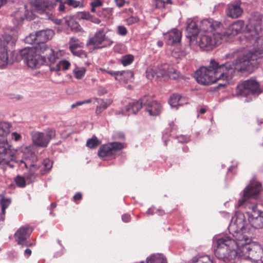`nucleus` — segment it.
<instances>
[{
	"instance_id": "b1692460",
	"label": "nucleus",
	"mask_w": 263,
	"mask_h": 263,
	"mask_svg": "<svg viewBox=\"0 0 263 263\" xmlns=\"http://www.w3.org/2000/svg\"><path fill=\"white\" fill-rule=\"evenodd\" d=\"M107 73L113 76L117 81H121L123 79L122 77H126V80H128L132 79L134 73L132 71H112L107 70Z\"/></svg>"
},
{
	"instance_id": "8fccbe9b",
	"label": "nucleus",
	"mask_w": 263,
	"mask_h": 263,
	"mask_svg": "<svg viewBox=\"0 0 263 263\" xmlns=\"http://www.w3.org/2000/svg\"><path fill=\"white\" fill-rule=\"evenodd\" d=\"M91 6H93V7H99L102 5V3L99 0H96L93 2H91Z\"/></svg>"
},
{
	"instance_id": "4be33fe9",
	"label": "nucleus",
	"mask_w": 263,
	"mask_h": 263,
	"mask_svg": "<svg viewBox=\"0 0 263 263\" xmlns=\"http://www.w3.org/2000/svg\"><path fill=\"white\" fill-rule=\"evenodd\" d=\"M31 233V230L29 227L20 228L15 233L14 238L17 243L24 246H29L27 241V238Z\"/></svg>"
},
{
	"instance_id": "774afa93",
	"label": "nucleus",
	"mask_w": 263,
	"mask_h": 263,
	"mask_svg": "<svg viewBox=\"0 0 263 263\" xmlns=\"http://www.w3.org/2000/svg\"><path fill=\"white\" fill-rule=\"evenodd\" d=\"M245 101L246 102H248V101H249V100H248V98H247V99H245Z\"/></svg>"
},
{
	"instance_id": "c03bdc74",
	"label": "nucleus",
	"mask_w": 263,
	"mask_h": 263,
	"mask_svg": "<svg viewBox=\"0 0 263 263\" xmlns=\"http://www.w3.org/2000/svg\"><path fill=\"white\" fill-rule=\"evenodd\" d=\"M91 102V99H87V100L82 101H78L76 103L72 104L71 106V108H74L77 106L82 105L84 104L89 103Z\"/></svg>"
},
{
	"instance_id": "f8f14e48",
	"label": "nucleus",
	"mask_w": 263,
	"mask_h": 263,
	"mask_svg": "<svg viewBox=\"0 0 263 263\" xmlns=\"http://www.w3.org/2000/svg\"><path fill=\"white\" fill-rule=\"evenodd\" d=\"M31 135L33 144L38 146L45 147L50 140L55 137V132L52 129H48L44 132L34 131L31 133Z\"/></svg>"
},
{
	"instance_id": "4c0bfd02",
	"label": "nucleus",
	"mask_w": 263,
	"mask_h": 263,
	"mask_svg": "<svg viewBox=\"0 0 263 263\" xmlns=\"http://www.w3.org/2000/svg\"><path fill=\"white\" fill-rule=\"evenodd\" d=\"M134 60V57L132 54H127L123 56L121 59V63L124 66L130 64Z\"/></svg>"
},
{
	"instance_id": "423d86ee",
	"label": "nucleus",
	"mask_w": 263,
	"mask_h": 263,
	"mask_svg": "<svg viewBox=\"0 0 263 263\" xmlns=\"http://www.w3.org/2000/svg\"><path fill=\"white\" fill-rule=\"evenodd\" d=\"M23 159L15 161L20 166L23 165L26 168L29 167L28 172L26 175V178L28 183L33 182L36 177L41 174H44L50 170L52 166V162L48 159L44 160L41 165L36 163L37 157L32 151V146H26L22 149Z\"/></svg>"
},
{
	"instance_id": "bf43d9fd",
	"label": "nucleus",
	"mask_w": 263,
	"mask_h": 263,
	"mask_svg": "<svg viewBox=\"0 0 263 263\" xmlns=\"http://www.w3.org/2000/svg\"><path fill=\"white\" fill-rule=\"evenodd\" d=\"M91 21L96 24H99L101 22L100 20L98 18H95L93 20H92Z\"/></svg>"
},
{
	"instance_id": "e2e57ef3",
	"label": "nucleus",
	"mask_w": 263,
	"mask_h": 263,
	"mask_svg": "<svg viewBox=\"0 0 263 263\" xmlns=\"http://www.w3.org/2000/svg\"><path fill=\"white\" fill-rule=\"evenodd\" d=\"M206 112V109L204 108H201L200 109V112L202 114H204Z\"/></svg>"
},
{
	"instance_id": "09e8293b",
	"label": "nucleus",
	"mask_w": 263,
	"mask_h": 263,
	"mask_svg": "<svg viewBox=\"0 0 263 263\" xmlns=\"http://www.w3.org/2000/svg\"><path fill=\"white\" fill-rule=\"evenodd\" d=\"M130 219H131L130 216V215H129L128 214H125L123 215L122 216V219L123 221L124 222H128L130 221Z\"/></svg>"
},
{
	"instance_id": "864d4df0",
	"label": "nucleus",
	"mask_w": 263,
	"mask_h": 263,
	"mask_svg": "<svg viewBox=\"0 0 263 263\" xmlns=\"http://www.w3.org/2000/svg\"><path fill=\"white\" fill-rule=\"evenodd\" d=\"M82 198V195L81 193H77L73 197V199L74 200H80Z\"/></svg>"
},
{
	"instance_id": "79ce46f5",
	"label": "nucleus",
	"mask_w": 263,
	"mask_h": 263,
	"mask_svg": "<svg viewBox=\"0 0 263 263\" xmlns=\"http://www.w3.org/2000/svg\"><path fill=\"white\" fill-rule=\"evenodd\" d=\"M64 3L73 8L81 7L82 6V4L80 1L76 0H65Z\"/></svg>"
},
{
	"instance_id": "7c9ffc66",
	"label": "nucleus",
	"mask_w": 263,
	"mask_h": 263,
	"mask_svg": "<svg viewBox=\"0 0 263 263\" xmlns=\"http://www.w3.org/2000/svg\"><path fill=\"white\" fill-rule=\"evenodd\" d=\"M13 17V22L16 26H18L21 24L25 18H28L27 15L24 14V12L20 10L14 13Z\"/></svg>"
},
{
	"instance_id": "f704fd0d",
	"label": "nucleus",
	"mask_w": 263,
	"mask_h": 263,
	"mask_svg": "<svg viewBox=\"0 0 263 263\" xmlns=\"http://www.w3.org/2000/svg\"><path fill=\"white\" fill-rule=\"evenodd\" d=\"M191 263H213V261L209 256H203L194 258Z\"/></svg>"
},
{
	"instance_id": "dca6fc26",
	"label": "nucleus",
	"mask_w": 263,
	"mask_h": 263,
	"mask_svg": "<svg viewBox=\"0 0 263 263\" xmlns=\"http://www.w3.org/2000/svg\"><path fill=\"white\" fill-rule=\"evenodd\" d=\"M186 27V37L190 39L191 44H194L197 42V35L200 30L199 21L197 18L188 19Z\"/></svg>"
},
{
	"instance_id": "69168bd1",
	"label": "nucleus",
	"mask_w": 263,
	"mask_h": 263,
	"mask_svg": "<svg viewBox=\"0 0 263 263\" xmlns=\"http://www.w3.org/2000/svg\"><path fill=\"white\" fill-rule=\"evenodd\" d=\"M60 22H61V21L60 20H58L56 21V23L57 24H59Z\"/></svg>"
},
{
	"instance_id": "5fc2aeb1",
	"label": "nucleus",
	"mask_w": 263,
	"mask_h": 263,
	"mask_svg": "<svg viewBox=\"0 0 263 263\" xmlns=\"http://www.w3.org/2000/svg\"><path fill=\"white\" fill-rule=\"evenodd\" d=\"M56 207V204L54 202L52 203L51 204H50V210H51V211L50 212V215H54V214L52 212V210Z\"/></svg>"
},
{
	"instance_id": "aec40b11",
	"label": "nucleus",
	"mask_w": 263,
	"mask_h": 263,
	"mask_svg": "<svg viewBox=\"0 0 263 263\" xmlns=\"http://www.w3.org/2000/svg\"><path fill=\"white\" fill-rule=\"evenodd\" d=\"M169 67L168 64H164L157 67L149 68L146 70V77L148 79L166 77Z\"/></svg>"
},
{
	"instance_id": "a19ab883",
	"label": "nucleus",
	"mask_w": 263,
	"mask_h": 263,
	"mask_svg": "<svg viewBox=\"0 0 263 263\" xmlns=\"http://www.w3.org/2000/svg\"><path fill=\"white\" fill-rule=\"evenodd\" d=\"M15 182L16 184L20 187H24L26 185V180L25 178L21 176H17L16 177Z\"/></svg>"
},
{
	"instance_id": "9d476101",
	"label": "nucleus",
	"mask_w": 263,
	"mask_h": 263,
	"mask_svg": "<svg viewBox=\"0 0 263 263\" xmlns=\"http://www.w3.org/2000/svg\"><path fill=\"white\" fill-rule=\"evenodd\" d=\"M16 37L15 36L7 34L0 39V68H5L8 64L7 50L10 47H13Z\"/></svg>"
},
{
	"instance_id": "c85d7f7f",
	"label": "nucleus",
	"mask_w": 263,
	"mask_h": 263,
	"mask_svg": "<svg viewBox=\"0 0 263 263\" xmlns=\"http://www.w3.org/2000/svg\"><path fill=\"white\" fill-rule=\"evenodd\" d=\"M146 263H167V259L162 254H153L147 257Z\"/></svg>"
},
{
	"instance_id": "603ef678",
	"label": "nucleus",
	"mask_w": 263,
	"mask_h": 263,
	"mask_svg": "<svg viewBox=\"0 0 263 263\" xmlns=\"http://www.w3.org/2000/svg\"><path fill=\"white\" fill-rule=\"evenodd\" d=\"M106 93H107L106 89L103 87L100 88L98 90V94L100 96L103 95Z\"/></svg>"
},
{
	"instance_id": "7ed1b4c3",
	"label": "nucleus",
	"mask_w": 263,
	"mask_h": 263,
	"mask_svg": "<svg viewBox=\"0 0 263 263\" xmlns=\"http://www.w3.org/2000/svg\"><path fill=\"white\" fill-rule=\"evenodd\" d=\"M38 47L25 48L20 51V55L27 66L31 69L39 68L44 64L46 59L49 63L51 71H59L62 69L66 70L69 68L70 63L67 60H59L62 55V51L56 53L46 44L40 46L39 53Z\"/></svg>"
},
{
	"instance_id": "9b49d317",
	"label": "nucleus",
	"mask_w": 263,
	"mask_h": 263,
	"mask_svg": "<svg viewBox=\"0 0 263 263\" xmlns=\"http://www.w3.org/2000/svg\"><path fill=\"white\" fill-rule=\"evenodd\" d=\"M236 92L238 96L247 97L251 95L255 97L261 91L258 82L255 79H250L238 85Z\"/></svg>"
},
{
	"instance_id": "f3484780",
	"label": "nucleus",
	"mask_w": 263,
	"mask_h": 263,
	"mask_svg": "<svg viewBox=\"0 0 263 263\" xmlns=\"http://www.w3.org/2000/svg\"><path fill=\"white\" fill-rule=\"evenodd\" d=\"M245 26V22L242 20H238L231 24L226 30L222 31L221 33L224 41H227L231 35L234 36L240 33Z\"/></svg>"
},
{
	"instance_id": "cd10ccee",
	"label": "nucleus",
	"mask_w": 263,
	"mask_h": 263,
	"mask_svg": "<svg viewBox=\"0 0 263 263\" xmlns=\"http://www.w3.org/2000/svg\"><path fill=\"white\" fill-rule=\"evenodd\" d=\"M96 100L98 103V105L97 106L96 110V113L98 115L100 114L112 102V100L110 99H107L104 100L103 99L96 98Z\"/></svg>"
},
{
	"instance_id": "393cba45",
	"label": "nucleus",
	"mask_w": 263,
	"mask_h": 263,
	"mask_svg": "<svg viewBox=\"0 0 263 263\" xmlns=\"http://www.w3.org/2000/svg\"><path fill=\"white\" fill-rule=\"evenodd\" d=\"M167 37V44L168 45L177 44L180 42L181 33L179 30L173 29L168 33Z\"/></svg>"
},
{
	"instance_id": "3c124183",
	"label": "nucleus",
	"mask_w": 263,
	"mask_h": 263,
	"mask_svg": "<svg viewBox=\"0 0 263 263\" xmlns=\"http://www.w3.org/2000/svg\"><path fill=\"white\" fill-rule=\"evenodd\" d=\"M117 6L119 7H122L125 4V0H115Z\"/></svg>"
},
{
	"instance_id": "f257e3e1",
	"label": "nucleus",
	"mask_w": 263,
	"mask_h": 263,
	"mask_svg": "<svg viewBox=\"0 0 263 263\" xmlns=\"http://www.w3.org/2000/svg\"><path fill=\"white\" fill-rule=\"evenodd\" d=\"M245 215L237 212L229 226V234L215 236V255L224 263H236L239 259L263 263V249L252 242L253 232L245 228Z\"/></svg>"
},
{
	"instance_id": "c9c22d12",
	"label": "nucleus",
	"mask_w": 263,
	"mask_h": 263,
	"mask_svg": "<svg viewBox=\"0 0 263 263\" xmlns=\"http://www.w3.org/2000/svg\"><path fill=\"white\" fill-rule=\"evenodd\" d=\"M166 4H171V0H154L153 5L156 8L161 9Z\"/></svg>"
},
{
	"instance_id": "2eb2a0df",
	"label": "nucleus",
	"mask_w": 263,
	"mask_h": 263,
	"mask_svg": "<svg viewBox=\"0 0 263 263\" xmlns=\"http://www.w3.org/2000/svg\"><path fill=\"white\" fill-rule=\"evenodd\" d=\"M112 41L106 36L105 32L103 29H101L96 31L94 35L89 39L88 45H93L98 46L102 45L101 47L109 46L112 44Z\"/></svg>"
},
{
	"instance_id": "a211bd4d",
	"label": "nucleus",
	"mask_w": 263,
	"mask_h": 263,
	"mask_svg": "<svg viewBox=\"0 0 263 263\" xmlns=\"http://www.w3.org/2000/svg\"><path fill=\"white\" fill-rule=\"evenodd\" d=\"M200 30L204 32H213L216 33V31H221L222 27L221 24L212 19H206L199 21Z\"/></svg>"
},
{
	"instance_id": "a878e982",
	"label": "nucleus",
	"mask_w": 263,
	"mask_h": 263,
	"mask_svg": "<svg viewBox=\"0 0 263 263\" xmlns=\"http://www.w3.org/2000/svg\"><path fill=\"white\" fill-rule=\"evenodd\" d=\"M36 34L38 38V43L40 44L52 39L54 35V31L51 29H46L36 32Z\"/></svg>"
},
{
	"instance_id": "338daca9",
	"label": "nucleus",
	"mask_w": 263,
	"mask_h": 263,
	"mask_svg": "<svg viewBox=\"0 0 263 263\" xmlns=\"http://www.w3.org/2000/svg\"><path fill=\"white\" fill-rule=\"evenodd\" d=\"M132 19H134V22H136L137 21V18H132Z\"/></svg>"
},
{
	"instance_id": "bb28decb",
	"label": "nucleus",
	"mask_w": 263,
	"mask_h": 263,
	"mask_svg": "<svg viewBox=\"0 0 263 263\" xmlns=\"http://www.w3.org/2000/svg\"><path fill=\"white\" fill-rule=\"evenodd\" d=\"M186 103L185 99L179 94H173L169 100V103L172 108H177Z\"/></svg>"
},
{
	"instance_id": "13d9d810",
	"label": "nucleus",
	"mask_w": 263,
	"mask_h": 263,
	"mask_svg": "<svg viewBox=\"0 0 263 263\" xmlns=\"http://www.w3.org/2000/svg\"><path fill=\"white\" fill-rule=\"evenodd\" d=\"M167 137V135L165 133L163 134L162 138L164 140V143L165 145H166V138Z\"/></svg>"
},
{
	"instance_id": "0eeeda50",
	"label": "nucleus",
	"mask_w": 263,
	"mask_h": 263,
	"mask_svg": "<svg viewBox=\"0 0 263 263\" xmlns=\"http://www.w3.org/2000/svg\"><path fill=\"white\" fill-rule=\"evenodd\" d=\"M224 41L220 31H216V33L208 32L201 34L199 40L195 41L194 44L198 43L201 49L204 50H212L217 45Z\"/></svg>"
},
{
	"instance_id": "f03ea898",
	"label": "nucleus",
	"mask_w": 263,
	"mask_h": 263,
	"mask_svg": "<svg viewBox=\"0 0 263 263\" xmlns=\"http://www.w3.org/2000/svg\"><path fill=\"white\" fill-rule=\"evenodd\" d=\"M235 63L227 62L219 65L214 60H211L208 67H201L196 72L197 82L204 85H208L216 83L218 80H223L224 83L219 84V86L226 85L232 79L235 70L251 71L256 67V55H252V60L245 59L237 54Z\"/></svg>"
},
{
	"instance_id": "49530a36",
	"label": "nucleus",
	"mask_w": 263,
	"mask_h": 263,
	"mask_svg": "<svg viewBox=\"0 0 263 263\" xmlns=\"http://www.w3.org/2000/svg\"><path fill=\"white\" fill-rule=\"evenodd\" d=\"M177 139L178 141L181 143L187 142L189 141V138L183 135H181L178 137Z\"/></svg>"
},
{
	"instance_id": "4468645a",
	"label": "nucleus",
	"mask_w": 263,
	"mask_h": 263,
	"mask_svg": "<svg viewBox=\"0 0 263 263\" xmlns=\"http://www.w3.org/2000/svg\"><path fill=\"white\" fill-rule=\"evenodd\" d=\"M142 103L145 111L151 116H157L160 115L162 110V105L158 101L154 100L150 96H145L142 97Z\"/></svg>"
},
{
	"instance_id": "37998d69",
	"label": "nucleus",
	"mask_w": 263,
	"mask_h": 263,
	"mask_svg": "<svg viewBox=\"0 0 263 263\" xmlns=\"http://www.w3.org/2000/svg\"><path fill=\"white\" fill-rule=\"evenodd\" d=\"M155 213H157L159 215H163L164 213L163 211H161L160 210H155L154 209V208H151L148 209V210L147 211V212L146 213V214L148 216V215H153Z\"/></svg>"
},
{
	"instance_id": "c756f323",
	"label": "nucleus",
	"mask_w": 263,
	"mask_h": 263,
	"mask_svg": "<svg viewBox=\"0 0 263 263\" xmlns=\"http://www.w3.org/2000/svg\"><path fill=\"white\" fill-rule=\"evenodd\" d=\"M11 125L6 122H0V138L7 139V137L9 134Z\"/></svg>"
},
{
	"instance_id": "ea45409f",
	"label": "nucleus",
	"mask_w": 263,
	"mask_h": 263,
	"mask_svg": "<svg viewBox=\"0 0 263 263\" xmlns=\"http://www.w3.org/2000/svg\"><path fill=\"white\" fill-rule=\"evenodd\" d=\"M99 144V142L96 137L88 140L86 143V145L90 148H95Z\"/></svg>"
},
{
	"instance_id": "de8ad7c7",
	"label": "nucleus",
	"mask_w": 263,
	"mask_h": 263,
	"mask_svg": "<svg viewBox=\"0 0 263 263\" xmlns=\"http://www.w3.org/2000/svg\"><path fill=\"white\" fill-rule=\"evenodd\" d=\"M11 135L12 138L15 141H20L22 138L21 135L16 132L12 133Z\"/></svg>"
},
{
	"instance_id": "a18cd8bd",
	"label": "nucleus",
	"mask_w": 263,
	"mask_h": 263,
	"mask_svg": "<svg viewBox=\"0 0 263 263\" xmlns=\"http://www.w3.org/2000/svg\"><path fill=\"white\" fill-rule=\"evenodd\" d=\"M127 29L123 26H119L118 27V33L121 35H125L127 34Z\"/></svg>"
},
{
	"instance_id": "5701e85b",
	"label": "nucleus",
	"mask_w": 263,
	"mask_h": 263,
	"mask_svg": "<svg viewBox=\"0 0 263 263\" xmlns=\"http://www.w3.org/2000/svg\"><path fill=\"white\" fill-rule=\"evenodd\" d=\"M240 1L233 2L227 5L226 13L228 17L232 18H237L241 16L243 9L240 6Z\"/></svg>"
},
{
	"instance_id": "680f3d73",
	"label": "nucleus",
	"mask_w": 263,
	"mask_h": 263,
	"mask_svg": "<svg viewBox=\"0 0 263 263\" xmlns=\"http://www.w3.org/2000/svg\"><path fill=\"white\" fill-rule=\"evenodd\" d=\"M157 45L159 47H161L163 46V43L162 41H158L157 42Z\"/></svg>"
},
{
	"instance_id": "39448f33",
	"label": "nucleus",
	"mask_w": 263,
	"mask_h": 263,
	"mask_svg": "<svg viewBox=\"0 0 263 263\" xmlns=\"http://www.w3.org/2000/svg\"><path fill=\"white\" fill-rule=\"evenodd\" d=\"M261 190L260 182L253 179L250 181L249 184L243 190V194L241 199L238 200V206L245 203L250 209L246 212L248 221L252 227L247 224L245 217V228L250 229L253 232L254 229H262L263 228V212L257 209L256 203H249L250 200L256 199Z\"/></svg>"
},
{
	"instance_id": "473e14b6",
	"label": "nucleus",
	"mask_w": 263,
	"mask_h": 263,
	"mask_svg": "<svg viewBox=\"0 0 263 263\" xmlns=\"http://www.w3.org/2000/svg\"><path fill=\"white\" fill-rule=\"evenodd\" d=\"M24 41L26 43L29 44H36L38 45V48H40L39 43H38V38L36 32L35 33H30L29 35L27 36L24 39Z\"/></svg>"
},
{
	"instance_id": "6e6552de",
	"label": "nucleus",
	"mask_w": 263,
	"mask_h": 263,
	"mask_svg": "<svg viewBox=\"0 0 263 263\" xmlns=\"http://www.w3.org/2000/svg\"><path fill=\"white\" fill-rule=\"evenodd\" d=\"M10 147L7 139L0 138V166L4 169L14 167V157Z\"/></svg>"
},
{
	"instance_id": "58836bf2",
	"label": "nucleus",
	"mask_w": 263,
	"mask_h": 263,
	"mask_svg": "<svg viewBox=\"0 0 263 263\" xmlns=\"http://www.w3.org/2000/svg\"><path fill=\"white\" fill-rule=\"evenodd\" d=\"M186 52L183 51H181L178 48L174 49L172 50V55L175 58H180L186 55Z\"/></svg>"
},
{
	"instance_id": "ddd939ff",
	"label": "nucleus",
	"mask_w": 263,
	"mask_h": 263,
	"mask_svg": "<svg viewBox=\"0 0 263 263\" xmlns=\"http://www.w3.org/2000/svg\"><path fill=\"white\" fill-rule=\"evenodd\" d=\"M124 147L123 144L120 142L109 143L100 147L98 151V155L103 158L115 156L119 154Z\"/></svg>"
},
{
	"instance_id": "20e7f679",
	"label": "nucleus",
	"mask_w": 263,
	"mask_h": 263,
	"mask_svg": "<svg viewBox=\"0 0 263 263\" xmlns=\"http://www.w3.org/2000/svg\"><path fill=\"white\" fill-rule=\"evenodd\" d=\"M262 16L258 12L252 14L249 19V22L246 25L247 32L246 37L249 40L254 41L253 47L244 48L241 50H235L227 55V58L234 57L235 55L241 56L245 59L252 60L253 54L256 55V67L258 64V59L263 57V37L258 36L262 29Z\"/></svg>"
},
{
	"instance_id": "4d7b16f0",
	"label": "nucleus",
	"mask_w": 263,
	"mask_h": 263,
	"mask_svg": "<svg viewBox=\"0 0 263 263\" xmlns=\"http://www.w3.org/2000/svg\"><path fill=\"white\" fill-rule=\"evenodd\" d=\"M5 215L2 213V212H1V214L0 215V225L3 224V222L5 220Z\"/></svg>"
},
{
	"instance_id": "6ab92c4d",
	"label": "nucleus",
	"mask_w": 263,
	"mask_h": 263,
	"mask_svg": "<svg viewBox=\"0 0 263 263\" xmlns=\"http://www.w3.org/2000/svg\"><path fill=\"white\" fill-rule=\"evenodd\" d=\"M84 43L76 37H71L69 42V47L72 53L81 58L87 57L86 53L82 49Z\"/></svg>"
},
{
	"instance_id": "6e6d98bb",
	"label": "nucleus",
	"mask_w": 263,
	"mask_h": 263,
	"mask_svg": "<svg viewBox=\"0 0 263 263\" xmlns=\"http://www.w3.org/2000/svg\"><path fill=\"white\" fill-rule=\"evenodd\" d=\"M31 254V250L29 249H26L25 250L24 255L27 257H29Z\"/></svg>"
},
{
	"instance_id": "0e129e2a",
	"label": "nucleus",
	"mask_w": 263,
	"mask_h": 263,
	"mask_svg": "<svg viewBox=\"0 0 263 263\" xmlns=\"http://www.w3.org/2000/svg\"><path fill=\"white\" fill-rule=\"evenodd\" d=\"M91 7H92V8H91V11L92 12H95V8H96V7H93V6H91Z\"/></svg>"
},
{
	"instance_id": "412c9836",
	"label": "nucleus",
	"mask_w": 263,
	"mask_h": 263,
	"mask_svg": "<svg viewBox=\"0 0 263 263\" xmlns=\"http://www.w3.org/2000/svg\"><path fill=\"white\" fill-rule=\"evenodd\" d=\"M142 107H144V104L142 103V98H141L138 101H132L129 103L125 109H121L117 111L116 114L128 116L131 114H136Z\"/></svg>"
},
{
	"instance_id": "1a4fd4ad",
	"label": "nucleus",
	"mask_w": 263,
	"mask_h": 263,
	"mask_svg": "<svg viewBox=\"0 0 263 263\" xmlns=\"http://www.w3.org/2000/svg\"><path fill=\"white\" fill-rule=\"evenodd\" d=\"M59 3L58 10L60 12L65 11V3H62L60 0L51 1L49 0H34L31 2V5L35 11L40 13H48L55 6L57 3Z\"/></svg>"
},
{
	"instance_id": "052dcab7",
	"label": "nucleus",
	"mask_w": 263,
	"mask_h": 263,
	"mask_svg": "<svg viewBox=\"0 0 263 263\" xmlns=\"http://www.w3.org/2000/svg\"><path fill=\"white\" fill-rule=\"evenodd\" d=\"M99 71H100L101 72H102V73L103 74H105L106 73H107V70H106L104 68H100L99 69Z\"/></svg>"
},
{
	"instance_id": "72a5a7b5",
	"label": "nucleus",
	"mask_w": 263,
	"mask_h": 263,
	"mask_svg": "<svg viewBox=\"0 0 263 263\" xmlns=\"http://www.w3.org/2000/svg\"><path fill=\"white\" fill-rule=\"evenodd\" d=\"M73 72L76 78L81 79L85 75L86 69L84 67H76Z\"/></svg>"
},
{
	"instance_id": "e433bc0d",
	"label": "nucleus",
	"mask_w": 263,
	"mask_h": 263,
	"mask_svg": "<svg viewBox=\"0 0 263 263\" xmlns=\"http://www.w3.org/2000/svg\"><path fill=\"white\" fill-rule=\"evenodd\" d=\"M168 73L167 74L166 77H168L170 79H176L180 76L179 72L170 66L169 67Z\"/></svg>"
},
{
	"instance_id": "2f4dec72",
	"label": "nucleus",
	"mask_w": 263,
	"mask_h": 263,
	"mask_svg": "<svg viewBox=\"0 0 263 263\" xmlns=\"http://www.w3.org/2000/svg\"><path fill=\"white\" fill-rule=\"evenodd\" d=\"M11 202V199L10 198H5L3 195H0V204L3 214H5V210L10 205Z\"/></svg>"
}]
</instances>
